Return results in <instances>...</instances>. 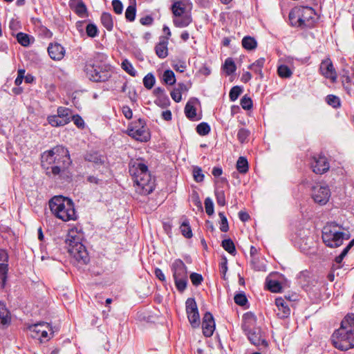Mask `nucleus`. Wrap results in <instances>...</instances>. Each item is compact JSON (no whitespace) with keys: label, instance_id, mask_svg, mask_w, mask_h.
<instances>
[{"label":"nucleus","instance_id":"bb28decb","mask_svg":"<svg viewBox=\"0 0 354 354\" xmlns=\"http://www.w3.org/2000/svg\"><path fill=\"white\" fill-rule=\"evenodd\" d=\"M100 19L102 24L108 31H111L113 30V21L110 13L103 12L101 15Z\"/></svg>","mask_w":354,"mask_h":354},{"label":"nucleus","instance_id":"bf43d9fd","mask_svg":"<svg viewBox=\"0 0 354 354\" xmlns=\"http://www.w3.org/2000/svg\"><path fill=\"white\" fill-rule=\"evenodd\" d=\"M170 95L173 100L176 102H179L182 100L180 89H177L176 88H174Z\"/></svg>","mask_w":354,"mask_h":354},{"label":"nucleus","instance_id":"338daca9","mask_svg":"<svg viewBox=\"0 0 354 354\" xmlns=\"http://www.w3.org/2000/svg\"><path fill=\"white\" fill-rule=\"evenodd\" d=\"M198 72L201 75L208 76L211 73V69L209 66L204 64L199 68Z\"/></svg>","mask_w":354,"mask_h":354},{"label":"nucleus","instance_id":"a211bd4d","mask_svg":"<svg viewBox=\"0 0 354 354\" xmlns=\"http://www.w3.org/2000/svg\"><path fill=\"white\" fill-rule=\"evenodd\" d=\"M203 333L205 337H211L215 330V322L212 315L207 312L203 317Z\"/></svg>","mask_w":354,"mask_h":354},{"label":"nucleus","instance_id":"20e7f679","mask_svg":"<svg viewBox=\"0 0 354 354\" xmlns=\"http://www.w3.org/2000/svg\"><path fill=\"white\" fill-rule=\"evenodd\" d=\"M83 233L77 227L68 230L66 238V244L68 253L77 262L86 264L89 261L88 253L82 243Z\"/></svg>","mask_w":354,"mask_h":354},{"label":"nucleus","instance_id":"69168bd1","mask_svg":"<svg viewBox=\"0 0 354 354\" xmlns=\"http://www.w3.org/2000/svg\"><path fill=\"white\" fill-rule=\"evenodd\" d=\"M85 22V21H78L75 24V27L81 36L84 35V29Z\"/></svg>","mask_w":354,"mask_h":354},{"label":"nucleus","instance_id":"c03bdc74","mask_svg":"<svg viewBox=\"0 0 354 354\" xmlns=\"http://www.w3.org/2000/svg\"><path fill=\"white\" fill-rule=\"evenodd\" d=\"M210 131V127L206 122H201L196 127V132L200 136H206Z\"/></svg>","mask_w":354,"mask_h":354},{"label":"nucleus","instance_id":"f257e3e1","mask_svg":"<svg viewBox=\"0 0 354 354\" xmlns=\"http://www.w3.org/2000/svg\"><path fill=\"white\" fill-rule=\"evenodd\" d=\"M71 163L68 150L62 145H57L50 150L44 151L41 155V166L48 176H66L68 178L66 169Z\"/></svg>","mask_w":354,"mask_h":354},{"label":"nucleus","instance_id":"f03ea898","mask_svg":"<svg viewBox=\"0 0 354 354\" xmlns=\"http://www.w3.org/2000/svg\"><path fill=\"white\" fill-rule=\"evenodd\" d=\"M129 173L133 178L136 191L142 195L151 193L155 188L154 180L151 178L148 167L141 160H131Z\"/></svg>","mask_w":354,"mask_h":354},{"label":"nucleus","instance_id":"6e6552de","mask_svg":"<svg viewBox=\"0 0 354 354\" xmlns=\"http://www.w3.org/2000/svg\"><path fill=\"white\" fill-rule=\"evenodd\" d=\"M244 324L243 328L250 342L255 346H267L268 343L262 337L259 328H251L256 322V317L252 313H246L243 316Z\"/></svg>","mask_w":354,"mask_h":354},{"label":"nucleus","instance_id":"1a4fd4ad","mask_svg":"<svg viewBox=\"0 0 354 354\" xmlns=\"http://www.w3.org/2000/svg\"><path fill=\"white\" fill-rule=\"evenodd\" d=\"M84 72L86 77L92 82H103L109 80L113 73L110 65L102 64L96 66L86 64L84 67Z\"/></svg>","mask_w":354,"mask_h":354},{"label":"nucleus","instance_id":"c85d7f7f","mask_svg":"<svg viewBox=\"0 0 354 354\" xmlns=\"http://www.w3.org/2000/svg\"><path fill=\"white\" fill-rule=\"evenodd\" d=\"M265 63L264 58H260L255 61L254 63L248 66V68L253 71L254 73L260 75L261 77H263L262 68Z\"/></svg>","mask_w":354,"mask_h":354},{"label":"nucleus","instance_id":"473e14b6","mask_svg":"<svg viewBox=\"0 0 354 354\" xmlns=\"http://www.w3.org/2000/svg\"><path fill=\"white\" fill-rule=\"evenodd\" d=\"M236 169L241 174H245L248 171V162L245 157L241 156L236 162Z\"/></svg>","mask_w":354,"mask_h":354},{"label":"nucleus","instance_id":"f3484780","mask_svg":"<svg viewBox=\"0 0 354 354\" xmlns=\"http://www.w3.org/2000/svg\"><path fill=\"white\" fill-rule=\"evenodd\" d=\"M171 9L173 16L175 17L185 15H192V3L187 0H180L174 2L171 5Z\"/></svg>","mask_w":354,"mask_h":354},{"label":"nucleus","instance_id":"37998d69","mask_svg":"<svg viewBox=\"0 0 354 354\" xmlns=\"http://www.w3.org/2000/svg\"><path fill=\"white\" fill-rule=\"evenodd\" d=\"M136 8L135 6L130 5L125 11V17L127 21H133L136 18Z\"/></svg>","mask_w":354,"mask_h":354},{"label":"nucleus","instance_id":"dca6fc26","mask_svg":"<svg viewBox=\"0 0 354 354\" xmlns=\"http://www.w3.org/2000/svg\"><path fill=\"white\" fill-rule=\"evenodd\" d=\"M319 71L324 77L329 79L331 82H336L337 75L330 59L327 58L321 62Z\"/></svg>","mask_w":354,"mask_h":354},{"label":"nucleus","instance_id":"72a5a7b5","mask_svg":"<svg viewBox=\"0 0 354 354\" xmlns=\"http://www.w3.org/2000/svg\"><path fill=\"white\" fill-rule=\"evenodd\" d=\"M223 249L232 255L236 254V248L231 239H225L222 241Z\"/></svg>","mask_w":354,"mask_h":354},{"label":"nucleus","instance_id":"e433bc0d","mask_svg":"<svg viewBox=\"0 0 354 354\" xmlns=\"http://www.w3.org/2000/svg\"><path fill=\"white\" fill-rule=\"evenodd\" d=\"M163 81L165 84L173 85L176 82L174 73L171 70H166L162 75Z\"/></svg>","mask_w":354,"mask_h":354},{"label":"nucleus","instance_id":"4c0bfd02","mask_svg":"<svg viewBox=\"0 0 354 354\" xmlns=\"http://www.w3.org/2000/svg\"><path fill=\"white\" fill-rule=\"evenodd\" d=\"M121 66L122 68L130 75L135 77L137 75V71L134 69L133 65L128 59L123 60Z\"/></svg>","mask_w":354,"mask_h":354},{"label":"nucleus","instance_id":"de8ad7c7","mask_svg":"<svg viewBox=\"0 0 354 354\" xmlns=\"http://www.w3.org/2000/svg\"><path fill=\"white\" fill-rule=\"evenodd\" d=\"M326 102L333 108H338L341 104L339 98L334 95H328L326 97Z\"/></svg>","mask_w":354,"mask_h":354},{"label":"nucleus","instance_id":"58836bf2","mask_svg":"<svg viewBox=\"0 0 354 354\" xmlns=\"http://www.w3.org/2000/svg\"><path fill=\"white\" fill-rule=\"evenodd\" d=\"M99 30L97 26L93 23H89L86 26V34L88 37L94 38L98 35Z\"/></svg>","mask_w":354,"mask_h":354},{"label":"nucleus","instance_id":"a19ab883","mask_svg":"<svg viewBox=\"0 0 354 354\" xmlns=\"http://www.w3.org/2000/svg\"><path fill=\"white\" fill-rule=\"evenodd\" d=\"M277 73L279 76L282 78H288L292 74L291 70L286 65H280L278 67Z\"/></svg>","mask_w":354,"mask_h":354},{"label":"nucleus","instance_id":"2eb2a0df","mask_svg":"<svg viewBox=\"0 0 354 354\" xmlns=\"http://www.w3.org/2000/svg\"><path fill=\"white\" fill-rule=\"evenodd\" d=\"M186 312L188 319L192 327L199 326V313L197 304L193 298H188L186 301Z\"/></svg>","mask_w":354,"mask_h":354},{"label":"nucleus","instance_id":"6ab92c4d","mask_svg":"<svg viewBox=\"0 0 354 354\" xmlns=\"http://www.w3.org/2000/svg\"><path fill=\"white\" fill-rule=\"evenodd\" d=\"M50 57L55 61L62 60L65 55V48L58 43H50L48 47Z\"/></svg>","mask_w":354,"mask_h":354},{"label":"nucleus","instance_id":"13d9d810","mask_svg":"<svg viewBox=\"0 0 354 354\" xmlns=\"http://www.w3.org/2000/svg\"><path fill=\"white\" fill-rule=\"evenodd\" d=\"M194 178L196 182H202L204 179V175L199 167H196L193 171Z\"/></svg>","mask_w":354,"mask_h":354},{"label":"nucleus","instance_id":"4d7b16f0","mask_svg":"<svg viewBox=\"0 0 354 354\" xmlns=\"http://www.w3.org/2000/svg\"><path fill=\"white\" fill-rule=\"evenodd\" d=\"M112 6L114 12L118 14H122L123 10V5L120 0H113Z\"/></svg>","mask_w":354,"mask_h":354},{"label":"nucleus","instance_id":"393cba45","mask_svg":"<svg viewBox=\"0 0 354 354\" xmlns=\"http://www.w3.org/2000/svg\"><path fill=\"white\" fill-rule=\"evenodd\" d=\"M185 114L188 119L192 121L200 120V118L197 117L196 109L191 101H189L185 105Z\"/></svg>","mask_w":354,"mask_h":354},{"label":"nucleus","instance_id":"39448f33","mask_svg":"<svg viewBox=\"0 0 354 354\" xmlns=\"http://www.w3.org/2000/svg\"><path fill=\"white\" fill-rule=\"evenodd\" d=\"M49 208L57 218L68 222L75 221L77 215L75 209L73 201L63 196H55L48 202Z\"/></svg>","mask_w":354,"mask_h":354},{"label":"nucleus","instance_id":"09e8293b","mask_svg":"<svg viewBox=\"0 0 354 354\" xmlns=\"http://www.w3.org/2000/svg\"><path fill=\"white\" fill-rule=\"evenodd\" d=\"M242 93V88L239 86H233L230 91V99L234 102Z\"/></svg>","mask_w":354,"mask_h":354},{"label":"nucleus","instance_id":"a18cd8bd","mask_svg":"<svg viewBox=\"0 0 354 354\" xmlns=\"http://www.w3.org/2000/svg\"><path fill=\"white\" fill-rule=\"evenodd\" d=\"M155 82V77L151 73L147 74L143 79V84L147 89H151L153 86Z\"/></svg>","mask_w":354,"mask_h":354},{"label":"nucleus","instance_id":"9b49d317","mask_svg":"<svg viewBox=\"0 0 354 354\" xmlns=\"http://www.w3.org/2000/svg\"><path fill=\"white\" fill-rule=\"evenodd\" d=\"M127 134L140 142H147L151 137L145 121L140 118L129 125Z\"/></svg>","mask_w":354,"mask_h":354},{"label":"nucleus","instance_id":"49530a36","mask_svg":"<svg viewBox=\"0 0 354 354\" xmlns=\"http://www.w3.org/2000/svg\"><path fill=\"white\" fill-rule=\"evenodd\" d=\"M215 196L217 204L220 206H224L226 203L224 191L222 189H216L215 191Z\"/></svg>","mask_w":354,"mask_h":354},{"label":"nucleus","instance_id":"5701e85b","mask_svg":"<svg viewBox=\"0 0 354 354\" xmlns=\"http://www.w3.org/2000/svg\"><path fill=\"white\" fill-rule=\"evenodd\" d=\"M192 21V15H180L178 17L173 16L174 25L177 28H185Z\"/></svg>","mask_w":354,"mask_h":354},{"label":"nucleus","instance_id":"79ce46f5","mask_svg":"<svg viewBox=\"0 0 354 354\" xmlns=\"http://www.w3.org/2000/svg\"><path fill=\"white\" fill-rule=\"evenodd\" d=\"M267 286L268 290L272 292H279L281 290V283L276 280L267 281Z\"/></svg>","mask_w":354,"mask_h":354},{"label":"nucleus","instance_id":"603ef678","mask_svg":"<svg viewBox=\"0 0 354 354\" xmlns=\"http://www.w3.org/2000/svg\"><path fill=\"white\" fill-rule=\"evenodd\" d=\"M241 106L245 110H250L252 108V101L251 98L246 95L241 100Z\"/></svg>","mask_w":354,"mask_h":354},{"label":"nucleus","instance_id":"ddd939ff","mask_svg":"<svg viewBox=\"0 0 354 354\" xmlns=\"http://www.w3.org/2000/svg\"><path fill=\"white\" fill-rule=\"evenodd\" d=\"M310 167L313 172L322 175L327 172L330 169V163L328 158L322 154H317L310 159Z\"/></svg>","mask_w":354,"mask_h":354},{"label":"nucleus","instance_id":"b1692460","mask_svg":"<svg viewBox=\"0 0 354 354\" xmlns=\"http://www.w3.org/2000/svg\"><path fill=\"white\" fill-rule=\"evenodd\" d=\"M84 159L88 162H93L95 165H102L104 162V158L96 151L87 153Z\"/></svg>","mask_w":354,"mask_h":354},{"label":"nucleus","instance_id":"3c124183","mask_svg":"<svg viewBox=\"0 0 354 354\" xmlns=\"http://www.w3.org/2000/svg\"><path fill=\"white\" fill-rule=\"evenodd\" d=\"M234 302L237 305L241 306H244L248 302V299H247L245 293H243V292H241V293H238V294L235 295V296L234 297Z\"/></svg>","mask_w":354,"mask_h":354},{"label":"nucleus","instance_id":"e2e57ef3","mask_svg":"<svg viewBox=\"0 0 354 354\" xmlns=\"http://www.w3.org/2000/svg\"><path fill=\"white\" fill-rule=\"evenodd\" d=\"M153 21V18L151 16H149V15H147V16H145L144 17H142L140 19V24L142 25H144V26L151 25Z\"/></svg>","mask_w":354,"mask_h":354},{"label":"nucleus","instance_id":"412c9836","mask_svg":"<svg viewBox=\"0 0 354 354\" xmlns=\"http://www.w3.org/2000/svg\"><path fill=\"white\" fill-rule=\"evenodd\" d=\"M69 5L78 17L81 18L88 17L87 8L82 0H72Z\"/></svg>","mask_w":354,"mask_h":354},{"label":"nucleus","instance_id":"423d86ee","mask_svg":"<svg viewBox=\"0 0 354 354\" xmlns=\"http://www.w3.org/2000/svg\"><path fill=\"white\" fill-rule=\"evenodd\" d=\"M292 25L301 28H311L316 22V13L313 8L308 6L296 7L289 14Z\"/></svg>","mask_w":354,"mask_h":354},{"label":"nucleus","instance_id":"9d476101","mask_svg":"<svg viewBox=\"0 0 354 354\" xmlns=\"http://www.w3.org/2000/svg\"><path fill=\"white\" fill-rule=\"evenodd\" d=\"M170 268L177 290L183 292L186 289L188 281L187 266L181 259H176L171 263Z\"/></svg>","mask_w":354,"mask_h":354},{"label":"nucleus","instance_id":"0e129e2a","mask_svg":"<svg viewBox=\"0 0 354 354\" xmlns=\"http://www.w3.org/2000/svg\"><path fill=\"white\" fill-rule=\"evenodd\" d=\"M122 113L127 119H131L133 116L132 110L128 106H124L122 107Z\"/></svg>","mask_w":354,"mask_h":354},{"label":"nucleus","instance_id":"052dcab7","mask_svg":"<svg viewBox=\"0 0 354 354\" xmlns=\"http://www.w3.org/2000/svg\"><path fill=\"white\" fill-rule=\"evenodd\" d=\"M72 120H73L74 124L78 128H84V122L83 119L79 115H73L72 117Z\"/></svg>","mask_w":354,"mask_h":354},{"label":"nucleus","instance_id":"7ed1b4c3","mask_svg":"<svg viewBox=\"0 0 354 354\" xmlns=\"http://www.w3.org/2000/svg\"><path fill=\"white\" fill-rule=\"evenodd\" d=\"M334 346L341 351L354 347V314L347 315L342 321L341 326L331 336Z\"/></svg>","mask_w":354,"mask_h":354},{"label":"nucleus","instance_id":"6e6d98bb","mask_svg":"<svg viewBox=\"0 0 354 354\" xmlns=\"http://www.w3.org/2000/svg\"><path fill=\"white\" fill-rule=\"evenodd\" d=\"M190 279L194 286H198L203 281V277L201 274L193 272L190 274Z\"/></svg>","mask_w":354,"mask_h":354},{"label":"nucleus","instance_id":"c756f323","mask_svg":"<svg viewBox=\"0 0 354 354\" xmlns=\"http://www.w3.org/2000/svg\"><path fill=\"white\" fill-rule=\"evenodd\" d=\"M57 115L69 123L71 118V110L66 107L59 106L57 110Z\"/></svg>","mask_w":354,"mask_h":354},{"label":"nucleus","instance_id":"ea45409f","mask_svg":"<svg viewBox=\"0 0 354 354\" xmlns=\"http://www.w3.org/2000/svg\"><path fill=\"white\" fill-rule=\"evenodd\" d=\"M17 41L23 46H28L30 44V36L24 32H19L16 36Z\"/></svg>","mask_w":354,"mask_h":354},{"label":"nucleus","instance_id":"aec40b11","mask_svg":"<svg viewBox=\"0 0 354 354\" xmlns=\"http://www.w3.org/2000/svg\"><path fill=\"white\" fill-rule=\"evenodd\" d=\"M289 301L281 297L275 299V304L277 307V316L281 319L288 317L290 314V309L288 306Z\"/></svg>","mask_w":354,"mask_h":354},{"label":"nucleus","instance_id":"2f4dec72","mask_svg":"<svg viewBox=\"0 0 354 354\" xmlns=\"http://www.w3.org/2000/svg\"><path fill=\"white\" fill-rule=\"evenodd\" d=\"M48 122L54 127L64 126L68 124L66 120H64L57 115H49L47 118Z\"/></svg>","mask_w":354,"mask_h":354},{"label":"nucleus","instance_id":"a878e982","mask_svg":"<svg viewBox=\"0 0 354 354\" xmlns=\"http://www.w3.org/2000/svg\"><path fill=\"white\" fill-rule=\"evenodd\" d=\"M10 322L9 311L6 306L0 302V326L8 325Z\"/></svg>","mask_w":354,"mask_h":354},{"label":"nucleus","instance_id":"774afa93","mask_svg":"<svg viewBox=\"0 0 354 354\" xmlns=\"http://www.w3.org/2000/svg\"><path fill=\"white\" fill-rule=\"evenodd\" d=\"M87 181L91 184L102 185V180L94 176H89L87 177Z\"/></svg>","mask_w":354,"mask_h":354},{"label":"nucleus","instance_id":"c9c22d12","mask_svg":"<svg viewBox=\"0 0 354 354\" xmlns=\"http://www.w3.org/2000/svg\"><path fill=\"white\" fill-rule=\"evenodd\" d=\"M182 234L186 238H192L193 234L191 227L189 224V221L185 219L180 227Z\"/></svg>","mask_w":354,"mask_h":354},{"label":"nucleus","instance_id":"680f3d73","mask_svg":"<svg viewBox=\"0 0 354 354\" xmlns=\"http://www.w3.org/2000/svg\"><path fill=\"white\" fill-rule=\"evenodd\" d=\"M220 272L223 274H225L227 271V261L225 257L223 258L222 261L219 264Z\"/></svg>","mask_w":354,"mask_h":354},{"label":"nucleus","instance_id":"7c9ffc66","mask_svg":"<svg viewBox=\"0 0 354 354\" xmlns=\"http://www.w3.org/2000/svg\"><path fill=\"white\" fill-rule=\"evenodd\" d=\"M223 68L227 75H230L235 72L236 66L232 58L228 57L225 59Z\"/></svg>","mask_w":354,"mask_h":354},{"label":"nucleus","instance_id":"864d4df0","mask_svg":"<svg viewBox=\"0 0 354 354\" xmlns=\"http://www.w3.org/2000/svg\"><path fill=\"white\" fill-rule=\"evenodd\" d=\"M249 135H250L249 130H248L245 128H241L238 131L237 138H238V140L240 141V142L243 143L247 140Z\"/></svg>","mask_w":354,"mask_h":354},{"label":"nucleus","instance_id":"4468645a","mask_svg":"<svg viewBox=\"0 0 354 354\" xmlns=\"http://www.w3.org/2000/svg\"><path fill=\"white\" fill-rule=\"evenodd\" d=\"M312 197L319 205H325L330 197V190L326 185H317L313 189Z\"/></svg>","mask_w":354,"mask_h":354},{"label":"nucleus","instance_id":"f704fd0d","mask_svg":"<svg viewBox=\"0 0 354 354\" xmlns=\"http://www.w3.org/2000/svg\"><path fill=\"white\" fill-rule=\"evenodd\" d=\"M8 265L6 263H0V285L3 288L7 278Z\"/></svg>","mask_w":354,"mask_h":354},{"label":"nucleus","instance_id":"4be33fe9","mask_svg":"<svg viewBox=\"0 0 354 354\" xmlns=\"http://www.w3.org/2000/svg\"><path fill=\"white\" fill-rule=\"evenodd\" d=\"M168 38H162L155 46L156 54L159 58L163 59L168 55Z\"/></svg>","mask_w":354,"mask_h":354},{"label":"nucleus","instance_id":"f8f14e48","mask_svg":"<svg viewBox=\"0 0 354 354\" xmlns=\"http://www.w3.org/2000/svg\"><path fill=\"white\" fill-rule=\"evenodd\" d=\"M30 336L41 342L48 341L53 336L52 328L47 322H39L28 326Z\"/></svg>","mask_w":354,"mask_h":354},{"label":"nucleus","instance_id":"5fc2aeb1","mask_svg":"<svg viewBox=\"0 0 354 354\" xmlns=\"http://www.w3.org/2000/svg\"><path fill=\"white\" fill-rule=\"evenodd\" d=\"M205 212L209 216L214 214V203L210 198H206L205 200Z\"/></svg>","mask_w":354,"mask_h":354},{"label":"nucleus","instance_id":"8fccbe9b","mask_svg":"<svg viewBox=\"0 0 354 354\" xmlns=\"http://www.w3.org/2000/svg\"><path fill=\"white\" fill-rule=\"evenodd\" d=\"M218 216L221 218L220 230L223 232H226L229 230L228 222L224 212H219Z\"/></svg>","mask_w":354,"mask_h":354},{"label":"nucleus","instance_id":"0eeeda50","mask_svg":"<svg viewBox=\"0 0 354 354\" xmlns=\"http://www.w3.org/2000/svg\"><path fill=\"white\" fill-rule=\"evenodd\" d=\"M342 227L335 223H327L322 230V240L330 248L342 245L344 240H348L350 235L342 231Z\"/></svg>","mask_w":354,"mask_h":354},{"label":"nucleus","instance_id":"cd10ccee","mask_svg":"<svg viewBox=\"0 0 354 354\" xmlns=\"http://www.w3.org/2000/svg\"><path fill=\"white\" fill-rule=\"evenodd\" d=\"M242 46L248 50H252L257 48V42L254 37L245 36L242 39Z\"/></svg>","mask_w":354,"mask_h":354}]
</instances>
